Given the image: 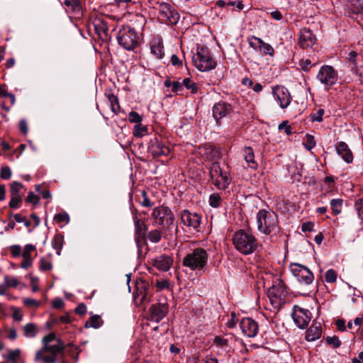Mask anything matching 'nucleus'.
Here are the masks:
<instances>
[{
	"mask_svg": "<svg viewBox=\"0 0 363 363\" xmlns=\"http://www.w3.org/2000/svg\"><path fill=\"white\" fill-rule=\"evenodd\" d=\"M326 342L334 348H337L341 345V341L336 336L328 337L326 338Z\"/></svg>",
	"mask_w": 363,
	"mask_h": 363,
	"instance_id": "obj_49",
	"label": "nucleus"
},
{
	"mask_svg": "<svg viewBox=\"0 0 363 363\" xmlns=\"http://www.w3.org/2000/svg\"><path fill=\"white\" fill-rule=\"evenodd\" d=\"M153 224L157 225H167L174 227V216L170 208L160 206L153 209L152 213Z\"/></svg>",
	"mask_w": 363,
	"mask_h": 363,
	"instance_id": "obj_7",
	"label": "nucleus"
},
{
	"mask_svg": "<svg viewBox=\"0 0 363 363\" xmlns=\"http://www.w3.org/2000/svg\"><path fill=\"white\" fill-rule=\"evenodd\" d=\"M39 201V198L33 192H30L27 196V201L33 203H37Z\"/></svg>",
	"mask_w": 363,
	"mask_h": 363,
	"instance_id": "obj_63",
	"label": "nucleus"
},
{
	"mask_svg": "<svg viewBox=\"0 0 363 363\" xmlns=\"http://www.w3.org/2000/svg\"><path fill=\"white\" fill-rule=\"evenodd\" d=\"M147 238L151 242L157 243L162 238L161 231L157 229L150 230L147 234Z\"/></svg>",
	"mask_w": 363,
	"mask_h": 363,
	"instance_id": "obj_36",
	"label": "nucleus"
},
{
	"mask_svg": "<svg viewBox=\"0 0 363 363\" xmlns=\"http://www.w3.org/2000/svg\"><path fill=\"white\" fill-rule=\"evenodd\" d=\"M134 225L135 228V240L138 242L139 239L145 237L147 228L144 222L137 218L134 219Z\"/></svg>",
	"mask_w": 363,
	"mask_h": 363,
	"instance_id": "obj_27",
	"label": "nucleus"
},
{
	"mask_svg": "<svg viewBox=\"0 0 363 363\" xmlns=\"http://www.w3.org/2000/svg\"><path fill=\"white\" fill-rule=\"evenodd\" d=\"M20 355L21 350L19 349H15L9 350L7 354H6L4 357L9 360L15 362L17 359L19 358Z\"/></svg>",
	"mask_w": 363,
	"mask_h": 363,
	"instance_id": "obj_42",
	"label": "nucleus"
},
{
	"mask_svg": "<svg viewBox=\"0 0 363 363\" xmlns=\"http://www.w3.org/2000/svg\"><path fill=\"white\" fill-rule=\"evenodd\" d=\"M128 120L131 123H135L136 124H138L142 121V116L137 112L131 111L128 115Z\"/></svg>",
	"mask_w": 363,
	"mask_h": 363,
	"instance_id": "obj_51",
	"label": "nucleus"
},
{
	"mask_svg": "<svg viewBox=\"0 0 363 363\" xmlns=\"http://www.w3.org/2000/svg\"><path fill=\"white\" fill-rule=\"evenodd\" d=\"M242 333L248 337H254L257 335L259 327L257 323L250 318H244L240 323Z\"/></svg>",
	"mask_w": 363,
	"mask_h": 363,
	"instance_id": "obj_15",
	"label": "nucleus"
},
{
	"mask_svg": "<svg viewBox=\"0 0 363 363\" xmlns=\"http://www.w3.org/2000/svg\"><path fill=\"white\" fill-rule=\"evenodd\" d=\"M55 340V335L54 333H50L48 335L45 336L43 340V346H45V344L47 345H50L52 341Z\"/></svg>",
	"mask_w": 363,
	"mask_h": 363,
	"instance_id": "obj_58",
	"label": "nucleus"
},
{
	"mask_svg": "<svg viewBox=\"0 0 363 363\" xmlns=\"http://www.w3.org/2000/svg\"><path fill=\"white\" fill-rule=\"evenodd\" d=\"M243 155L247 166L252 169H256L258 164L255 160V155L252 148L250 147H245L243 150Z\"/></svg>",
	"mask_w": 363,
	"mask_h": 363,
	"instance_id": "obj_26",
	"label": "nucleus"
},
{
	"mask_svg": "<svg viewBox=\"0 0 363 363\" xmlns=\"http://www.w3.org/2000/svg\"><path fill=\"white\" fill-rule=\"evenodd\" d=\"M39 268L41 271H50L52 268L51 261L45 257H42L39 262Z\"/></svg>",
	"mask_w": 363,
	"mask_h": 363,
	"instance_id": "obj_40",
	"label": "nucleus"
},
{
	"mask_svg": "<svg viewBox=\"0 0 363 363\" xmlns=\"http://www.w3.org/2000/svg\"><path fill=\"white\" fill-rule=\"evenodd\" d=\"M321 325L319 323H313L306 331V339L307 341L312 342L319 339L321 336Z\"/></svg>",
	"mask_w": 363,
	"mask_h": 363,
	"instance_id": "obj_24",
	"label": "nucleus"
},
{
	"mask_svg": "<svg viewBox=\"0 0 363 363\" xmlns=\"http://www.w3.org/2000/svg\"><path fill=\"white\" fill-rule=\"evenodd\" d=\"M208 255L206 250L196 248L183 259V265L194 271H201L207 264Z\"/></svg>",
	"mask_w": 363,
	"mask_h": 363,
	"instance_id": "obj_3",
	"label": "nucleus"
},
{
	"mask_svg": "<svg viewBox=\"0 0 363 363\" xmlns=\"http://www.w3.org/2000/svg\"><path fill=\"white\" fill-rule=\"evenodd\" d=\"M196 67L201 71L206 72L215 68L216 62L212 59L208 49L202 48L199 50L193 58Z\"/></svg>",
	"mask_w": 363,
	"mask_h": 363,
	"instance_id": "obj_8",
	"label": "nucleus"
},
{
	"mask_svg": "<svg viewBox=\"0 0 363 363\" xmlns=\"http://www.w3.org/2000/svg\"><path fill=\"white\" fill-rule=\"evenodd\" d=\"M151 52L158 59L161 60L164 56V46L161 41H154L151 46Z\"/></svg>",
	"mask_w": 363,
	"mask_h": 363,
	"instance_id": "obj_29",
	"label": "nucleus"
},
{
	"mask_svg": "<svg viewBox=\"0 0 363 363\" xmlns=\"http://www.w3.org/2000/svg\"><path fill=\"white\" fill-rule=\"evenodd\" d=\"M42 348L43 351H47L56 357L58 353L63 350L64 347L62 343L59 340H57L56 343L53 345L50 344L48 345L45 344V346H43Z\"/></svg>",
	"mask_w": 363,
	"mask_h": 363,
	"instance_id": "obj_28",
	"label": "nucleus"
},
{
	"mask_svg": "<svg viewBox=\"0 0 363 363\" xmlns=\"http://www.w3.org/2000/svg\"><path fill=\"white\" fill-rule=\"evenodd\" d=\"M141 194L143 196V200L140 201L141 205L145 207H151L153 205V203L148 199L145 191H143L141 192Z\"/></svg>",
	"mask_w": 363,
	"mask_h": 363,
	"instance_id": "obj_54",
	"label": "nucleus"
},
{
	"mask_svg": "<svg viewBox=\"0 0 363 363\" xmlns=\"http://www.w3.org/2000/svg\"><path fill=\"white\" fill-rule=\"evenodd\" d=\"M150 151L154 157H160L162 155H168L170 152L169 148L162 142L155 140L152 142Z\"/></svg>",
	"mask_w": 363,
	"mask_h": 363,
	"instance_id": "obj_21",
	"label": "nucleus"
},
{
	"mask_svg": "<svg viewBox=\"0 0 363 363\" xmlns=\"http://www.w3.org/2000/svg\"><path fill=\"white\" fill-rule=\"evenodd\" d=\"M53 247L58 250L57 254L60 255V251L62 247L61 238L59 237H55L52 241Z\"/></svg>",
	"mask_w": 363,
	"mask_h": 363,
	"instance_id": "obj_59",
	"label": "nucleus"
},
{
	"mask_svg": "<svg viewBox=\"0 0 363 363\" xmlns=\"http://www.w3.org/2000/svg\"><path fill=\"white\" fill-rule=\"evenodd\" d=\"M257 230L264 235L279 231V222L276 213L270 209H261L256 216Z\"/></svg>",
	"mask_w": 363,
	"mask_h": 363,
	"instance_id": "obj_2",
	"label": "nucleus"
},
{
	"mask_svg": "<svg viewBox=\"0 0 363 363\" xmlns=\"http://www.w3.org/2000/svg\"><path fill=\"white\" fill-rule=\"evenodd\" d=\"M47 351H43V348L35 352V362L43 361L45 363H55L56 362V357L51 354L50 356L44 354Z\"/></svg>",
	"mask_w": 363,
	"mask_h": 363,
	"instance_id": "obj_30",
	"label": "nucleus"
},
{
	"mask_svg": "<svg viewBox=\"0 0 363 363\" xmlns=\"http://www.w3.org/2000/svg\"><path fill=\"white\" fill-rule=\"evenodd\" d=\"M4 281L8 287H16L19 284L16 278L8 275L4 276Z\"/></svg>",
	"mask_w": 363,
	"mask_h": 363,
	"instance_id": "obj_48",
	"label": "nucleus"
},
{
	"mask_svg": "<svg viewBox=\"0 0 363 363\" xmlns=\"http://www.w3.org/2000/svg\"><path fill=\"white\" fill-rule=\"evenodd\" d=\"M23 335L27 338H33L38 333L37 326L33 323H27L23 328Z\"/></svg>",
	"mask_w": 363,
	"mask_h": 363,
	"instance_id": "obj_31",
	"label": "nucleus"
},
{
	"mask_svg": "<svg viewBox=\"0 0 363 363\" xmlns=\"http://www.w3.org/2000/svg\"><path fill=\"white\" fill-rule=\"evenodd\" d=\"M182 84L187 89L191 91L192 94L196 93L198 91V86L197 84L192 82L189 78H185L182 81Z\"/></svg>",
	"mask_w": 363,
	"mask_h": 363,
	"instance_id": "obj_38",
	"label": "nucleus"
},
{
	"mask_svg": "<svg viewBox=\"0 0 363 363\" xmlns=\"http://www.w3.org/2000/svg\"><path fill=\"white\" fill-rule=\"evenodd\" d=\"M22 188H23L22 184L17 182H13L10 185L11 196H21L20 194V191Z\"/></svg>",
	"mask_w": 363,
	"mask_h": 363,
	"instance_id": "obj_37",
	"label": "nucleus"
},
{
	"mask_svg": "<svg viewBox=\"0 0 363 363\" xmlns=\"http://www.w3.org/2000/svg\"><path fill=\"white\" fill-rule=\"evenodd\" d=\"M55 220L58 223H68L69 221V217L65 212L60 213L55 216Z\"/></svg>",
	"mask_w": 363,
	"mask_h": 363,
	"instance_id": "obj_45",
	"label": "nucleus"
},
{
	"mask_svg": "<svg viewBox=\"0 0 363 363\" xmlns=\"http://www.w3.org/2000/svg\"><path fill=\"white\" fill-rule=\"evenodd\" d=\"M289 267L292 274L300 283L308 285L313 282L314 277L308 267L298 263H291Z\"/></svg>",
	"mask_w": 363,
	"mask_h": 363,
	"instance_id": "obj_11",
	"label": "nucleus"
},
{
	"mask_svg": "<svg viewBox=\"0 0 363 363\" xmlns=\"http://www.w3.org/2000/svg\"><path fill=\"white\" fill-rule=\"evenodd\" d=\"M316 41L315 36L308 28H303L299 33V45L303 49L312 47Z\"/></svg>",
	"mask_w": 363,
	"mask_h": 363,
	"instance_id": "obj_16",
	"label": "nucleus"
},
{
	"mask_svg": "<svg viewBox=\"0 0 363 363\" xmlns=\"http://www.w3.org/2000/svg\"><path fill=\"white\" fill-rule=\"evenodd\" d=\"M273 96L281 108H286L291 103V97L286 88L277 86L273 89Z\"/></svg>",
	"mask_w": 363,
	"mask_h": 363,
	"instance_id": "obj_14",
	"label": "nucleus"
},
{
	"mask_svg": "<svg viewBox=\"0 0 363 363\" xmlns=\"http://www.w3.org/2000/svg\"><path fill=\"white\" fill-rule=\"evenodd\" d=\"M12 175L11 169L8 166L2 167L0 169V177L2 179H9Z\"/></svg>",
	"mask_w": 363,
	"mask_h": 363,
	"instance_id": "obj_44",
	"label": "nucleus"
},
{
	"mask_svg": "<svg viewBox=\"0 0 363 363\" xmlns=\"http://www.w3.org/2000/svg\"><path fill=\"white\" fill-rule=\"evenodd\" d=\"M23 304L29 308H36L39 306L40 303L38 301L30 298H25L23 299Z\"/></svg>",
	"mask_w": 363,
	"mask_h": 363,
	"instance_id": "obj_46",
	"label": "nucleus"
},
{
	"mask_svg": "<svg viewBox=\"0 0 363 363\" xmlns=\"http://www.w3.org/2000/svg\"><path fill=\"white\" fill-rule=\"evenodd\" d=\"M279 129L281 130H284V132L286 133V134L287 135H289L291 134V128L290 125H288V123L286 122V121H284L282 123H281L279 125Z\"/></svg>",
	"mask_w": 363,
	"mask_h": 363,
	"instance_id": "obj_57",
	"label": "nucleus"
},
{
	"mask_svg": "<svg viewBox=\"0 0 363 363\" xmlns=\"http://www.w3.org/2000/svg\"><path fill=\"white\" fill-rule=\"evenodd\" d=\"M303 145L308 150H311L316 145L313 135L307 133L303 139Z\"/></svg>",
	"mask_w": 363,
	"mask_h": 363,
	"instance_id": "obj_34",
	"label": "nucleus"
},
{
	"mask_svg": "<svg viewBox=\"0 0 363 363\" xmlns=\"http://www.w3.org/2000/svg\"><path fill=\"white\" fill-rule=\"evenodd\" d=\"M147 128L143 125L140 123L136 124L134 127L133 135L135 137L140 138L147 134Z\"/></svg>",
	"mask_w": 363,
	"mask_h": 363,
	"instance_id": "obj_39",
	"label": "nucleus"
},
{
	"mask_svg": "<svg viewBox=\"0 0 363 363\" xmlns=\"http://www.w3.org/2000/svg\"><path fill=\"white\" fill-rule=\"evenodd\" d=\"M209 173L213 183L219 189H225L230 183V177L228 171L223 169L217 162L211 163Z\"/></svg>",
	"mask_w": 363,
	"mask_h": 363,
	"instance_id": "obj_6",
	"label": "nucleus"
},
{
	"mask_svg": "<svg viewBox=\"0 0 363 363\" xmlns=\"http://www.w3.org/2000/svg\"><path fill=\"white\" fill-rule=\"evenodd\" d=\"M35 250V247L31 244H27L25 245L24 250L22 252L23 261L21 264V267L23 269H28L32 266L33 257L31 253Z\"/></svg>",
	"mask_w": 363,
	"mask_h": 363,
	"instance_id": "obj_19",
	"label": "nucleus"
},
{
	"mask_svg": "<svg viewBox=\"0 0 363 363\" xmlns=\"http://www.w3.org/2000/svg\"><path fill=\"white\" fill-rule=\"evenodd\" d=\"M221 201V197L218 193L212 194L209 196V205L213 208H217L219 206Z\"/></svg>",
	"mask_w": 363,
	"mask_h": 363,
	"instance_id": "obj_41",
	"label": "nucleus"
},
{
	"mask_svg": "<svg viewBox=\"0 0 363 363\" xmlns=\"http://www.w3.org/2000/svg\"><path fill=\"white\" fill-rule=\"evenodd\" d=\"M350 13L359 14L363 12V0H345Z\"/></svg>",
	"mask_w": 363,
	"mask_h": 363,
	"instance_id": "obj_25",
	"label": "nucleus"
},
{
	"mask_svg": "<svg viewBox=\"0 0 363 363\" xmlns=\"http://www.w3.org/2000/svg\"><path fill=\"white\" fill-rule=\"evenodd\" d=\"M150 318L151 320L159 323L167 315L168 312V307L165 304L158 303L152 305L150 308Z\"/></svg>",
	"mask_w": 363,
	"mask_h": 363,
	"instance_id": "obj_18",
	"label": "nucleus"
},
{
	"mask_svg": "<svg viewBox=\"0 0 363 363\" xmlns=\"http://www.w3.org/2000/svg\"><path fill=\"white\" fill-rule=\"evenodd\" d=\"M255 40L259 43V50L264 55H272L274 53V48L272 45L268 43H264L261 38L253 36Z\"/></svg>",
	"mask_w": 363,
	"mask_h": 363,
	"instance_id": "obj_32",
	"label": "nucleus"
},
{
	"mask_svg": "<svg viewBox=\"0 0 363 363\" xmlns=\"http://www.w3.org/2000/svg\"><path fill=\"white\" fill-rule=\"evenodd\" d=\"M156 286L160 289H165L169 287V282L167 279L157 280L156 283Z\"/></svg>",
	"mask_w": 363,
	"mask_h": 363,
	"instance_id": "obj_56",
	"label": "nucleus"
},
{
	"mask_svg": "<svg viewBox=\"0 0 363 363\" xmlns=\"http://www.w3.org/2000/svg\"><path fill=\"white\" fill-rule=\"evenodd\" d=\"M324 114V110L320 108L315 113L311 114V118L312 121L321 122L323 121V116Z\"/></svg>",
	"mask_w": 363,
	"mask_h": 363,
	"instance_id": "obj_50",
	"label": "nucleus"
},
{
	"mask_svg": "<svg viewBox=\"0 0 363 363\" xmlns=\"http://www.w3.org/2000/svg\"><path fill=\"white\" fill-rule=\"evenodd\" d=\"M343 201L340 199H332L330 206L335 215H338L341 212Z\"/></svg>",
	"mask_w": 363,
	"mask_h": 363,
	"instance_id": "obj_35",
	"label": "nucleus"
},
{
	"mask_svg": "<svg viewBox=\"0 0 363 363\" xmlns=\"http://www.w3.org/2000/svg\"><path fill=\"white\" fill-rule=\"evenodd\" d=\"M228 336L229 337L216 336L213 340V345L220 350L221 352H229L230 349L229 342L234 338V336L232 334H229Z\"/></svg>",
	"mask_w": 363,
	"mask_h": 363,
	"instance_id": "obj_22",
	"label": "nucleus"
},
{
	"mask_svg": "<svg viewBox=\"0 0 363 363\" xmlns=\"http://www.w3.org/2000/svg\"><path fill=\"white\" fill-rule=\"evenodd\" d=\"M103 324V320L98 315H94L90 317L89 322L86 323L85 327H92L94 328H99Z\"/></svg>",
	"mask_w": 363,
	"mask_h": 363,
	"instance_id": "obj_33",
	"label": "nucleus"
},
{
	"mask_svg": "<svg viewBox=\"0 0 363 363\" xmlns=\"http://www.w3.org/2000/svg\"><path fill=\"white\" fill-rule=\"evenodd\" d=\"M7 338H9L11 340H14L17 337V332L16 329L11 328L7 330Z\"/></svg>",
	"mask_w": 363,
	"mask_h": 363,
	"instance_id": "obj_62",
	"label": "nucleus"
},
{
	"mask_svg": "<svg viewBox=\"0 0 363 363\" xmlns=\"http://www.w3.org/2000/svg\"><path fill=\"white\" fill-rule=\"evenodd\" d=\"M352 69H355L356 74L359 76V80L363 82V65L356 66L352 67Z\"/></svg>",
	"mask_w": 363,
	"mask_h": 363,
	"instance_id": "obj_64",
	"label": "nucleus"
},
{
	"mask_svg": "<svg viewBox=\"0 0 363 363\" xmlns=\"http://www.w3.org/2000/svg\"><path fill=\"white\" fill-rule=\"evenodd\" d=\"M11 199L9 202V207L12 208H18L21 203V196H11Z\"/></svg>",
	"mask_w": 363,
	"mask_h": 363,
	"instance_id": "obj_53",
	"label": "nucleus"
},
{
	"mask_svg": "<svg viewBox=\"0 0 363 363\" xmlns=\"http://www.w3.org/2000/svg\"><path fill=\"white\" fill-rule=\"evenodd\" d=\"M287 291L282 280L276 279L268 289V297L274 308H280L286 301Z\"/></svg>",
	"mask_w": 363,
	"mask_h": 363,
	"instance_id": "obj_5",
	"label": "nucleus"
},
{
	"mask_svg": "<svg viewBox=\"0 0 363 363\" xmlns=\"http://www.w3.org/2000/svg\"><path fill=\"white\" fill-rule=\"evenodd\" d=\"M172 262L173 261L170 257L160 255L155 259L153 264L157 269L166 272L170 269Z\"/></svg>",
	"mask_w": 363,
	"mask_h": 363,
	"instance_id": "obj_23",
	"label": "nucleus"
},
{
	"mask_svg": "<svg viewBox=\"0 0 363 363\" xmlns=\"http://www.w3.org/2000/svg\"><path fill=\"white\" fill-rule=\"evenodd\" d=\"M300 65L303 71L308 72L312 67V62L310 60L306 59L302 60L300 63Z\"/></svg>",
	"mask_w": 363,
	"mask_h": 363,
	"instance_id": "obj_60",
	"label": "nucleus"
},
{
	"mask_svg": "<svg viewBox=\"0 0 363 363\" xmlns=\"http://www.w3.org/2000/svg\"><path fill=\"white\" fill-rule=\"evenodd\" d=\"M325 279L328 283H334L337 279V273L334 269H328L325 272Z\"/></svg>",
	"mask_w": 363,
	"mask_h": 363,
	"instance_id": "obj_43",
	"label": "nucleus"
},
{
	"mask_svg": "<svg viewBox=\"0 0 363 363\" xmlns=\"http://www.w3.org/2000/svg\"><path fill=\"white\" fill-rule=\"evenodd\" d=\"M358 53L354 50L349 52L347 59L354 65V67L357 66Z\"/></svg>",
	"mask_w": 363,
	"mask_h": 363,
	"instance_id": "obj_52",
	"label": "nucleus"
},
{
	"mask_svg": "<svg viewBox=\"0 0 363 363\" xmlns=\"http://www.w3.org/2000/svg\"><path fill=\"white\" fill-rule=\"evenodd\" d=\"M337 153L341 156L347 163H351L353 161V155L352 151L350 150L348 145L344 142H339L336 146Z\"/></svg>",
	"mask_w": 363,
	"mask_h": 363,
	"instance_id": "obj_20",
	"label": "nucleus"
},
{
	"mask_svg": "<svg viewBox=\"0 0 363 363\" xmlns=\"http://www.w3.org/2000/svg\"><path fill=\"white\" fill-rule=\"evenodd\" d=\"M13 218L17 223H23L24 225L26 227H28L30 225V222L25 217H23L21 214H15Z\"/></svg>",
	"mask_w": 363,
	"mask_h": 363,
	"instance_id": "obj_55",
	"label": "nucleus"
},
{
	"mask_svg": "<svg viewBox=\"0 0 363 363\" xmlns=\"http://www.w3.org/2000/svg\"><path fill=\"white\" fill-rule=\"evenodd\" d=\"M118 43L126 50H133L139 43V36L135 30L130 26H123L117 33Z\"/></svg>",
	"mask_w": 363,
	"mask_h": 363,
	"instance_id": "obj_4",
	"label": "nucleus"
},
{
	"mask_svg": "<svg viewBox=\"0 0 363 363\" xmlns=\"http://www.w3.org/2000/svg\"><path fill=\"white\" fill-rule=\"evenodd\" d=\"M292 318L295 324L301 329L306 328L311 320V312L306 308L294 306Z\"/></svg>",
	"mask_w": 363,
	"mask_h": 363,
	"instance_id": "obj_12",
	"label": "nucleus"
},
{
	"mask_svg": "<svg viewBox=\"0 0 363 363\" xmlns=\"http://www.w3.org/2000/svg\"><path fill=\"white\" fill-rule=\"evenodd\" d=\"M355 209L357 212L358 216L363 219V198L359 199L354 203Z\"/></svg>",
	"mask_w": 363,
	"mask_h": 363,
	"instance_id": "obj_47",
	"label": "nucleus"
},
{
	"mask_svg": "<svg viewBox=\"0 0 363 363\" xmlns=\"http://www.w3.org/2000/svg\"><path fill=\"white\" fill-rule=\"evenodd\" d=\"M21 247L20 245H14L11 247V252L13 257L19 256L21 253Z\"/></svg>",
	"mask_w": 363,
	"mask_h": 363,
	"instance_id": "obj_61",
	"label": "nucleus"
},
{
	"mask_svg": "<svg viewBox=\"0 0 363 363\" xmlns=\"http://www.w3.org/2000/svg\"><path fill=\"white\" fill-rule=\"evenodd\" d=\"M231 111V105L225 102H218L213 107V116L217 122L228 116Z\"/></svg>",
	"mask_w": 363,
	"mask_h": 363,
	"instance_id": "obj_17",
	"label": "nucleus"
},
{
	"mask_svg": "<svg viewBox=\"0 0 363 363\" xmlns=\"http://www.w3.org/2000/svg\"><path fill=\"white\" fill-rule=\"evenodd\" d=\"M158 18L164 23L175 25L179 20V15L169 4L163 3L159 6Z\"/></svg>",
	"mask_w": 363,
	"mask_h": 363,
	"instance_id": "obj_10",
	"label": "nucleus"
},
{
	"mask_svg": "<svg viewBox=\"0 0 363 363\" xmlns=\"http://www.w3.org/2000/svg\"><path fill=\"white\" fill-rule=\"evenodd\" d=\"M180 218L184 225L198 231L201 220V217L199 214L195 212H191L189 210H183L181 212Z\"/></svg>",
	"mask_w": 363,
	"mask_h": 363,
	"instance_id": "obj_13",
	"label": "nucleus"
},
{
	"mask_svg": "<svg viewBox=\"0 0 363 363\" xmlns=\"http://www.w3.org/2000/svg\"><path fill=\"white\" fill-rule=\"evenodd\" d=\"M316 78L325 89H329L337 82L338 74L332 66L323 65L319 69Z\"/></svg>",
	"mask_w": 363,
	"mask_h": 363,
	"instance_id": "obj_9",
	"label": "nucleus"
},
{
	"mask_svg": "<svg viewBox=\"0 0 363 363\" xmlns=\"http://www.w3.org/2000/svg\"><path fill=\"white\" fill-rule=\"evenodd\" d=\"M233 243L235 248L245 255L252 254L259 246L252 233L245 230H239L233 235Z\"/></svg>",
	"mask_w": 363,
	"mask_h": 363,
	"instance_id": "obj_1",
	"label": "nucleus"
}]
</instances>
